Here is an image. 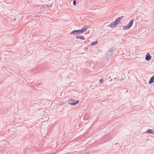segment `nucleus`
Listing matches in <instances>:
<instances>
[{"label":"nucleus","mask_w":154,"mask_h":154,"mask_svg":"<svg viewBox=\"0 0 154 154\" xmlns=\"http://www.w3.org/2000/svg\"><path fill=\"white\" fill-rule=\"evenodd\" d=\"M88 26H84L83 28L82 29H79L77 30H74L71 33V34H73L75 33V32H77V34H81L84 33V32L86 31L88 29Z\"/></svg>","instance_id":"obj_1"},{"label":"nucleus","mask_w":154,"mask_h":154,"mask_svg":"<svg viewBox=\"0 0 154 154\" xmlns=\"http://www.w3.org/2000/svg\"><path fill=\"white\" fill-rule=\"evenodd\" d=\"M124 17L123 16L117 18L115 21L112 22L110 25V26L111 28H113L117 26L119 23L120 21Z\"/></svg>","instance_id":"obj_2"},{"label":"nucleus","mask_w":154,"mask_h":154,"mask_svg":"<svg viewBox=\"0 0 154 154\" xmlns=\"http://www.w3.org/2000/svg\"><path fill=\"white\" fill-rule=\"evenodd\" d=\"M134 21L133 20H131L129 22V24L127 26H124L123 28L124 30H128L133 25V22Z\"/></svg>","instance_id":"obj_3"},{"label":"nucleus","mask_w":154,"mask_h":154,"mask_svg":"<svg viewBox=\"0 0 154 154\" xmlns=\"http://www.w3.org/2000/svg\"><path fill=\"white\" fill-rule=\"evenodd\" d=\"M69 103L70 104L72 105H75V104H78L79 102V100L76 101L75 100L72 99L69 100Z\"/></svg>","instance_id":"obj_4"},{"label":"nucleus","mask_w":154,"mask_h":154,"mask_svg":"<svg viewBox=\"0 0 154 154\" xmlns=\"http://www.w3.org/2000/svg\"><path fill=\"white\" fill-rule=\"evenodd\" d=\"M151 57L149 53H147L146 55L145 59L147 61H149L151 59Z\"/></svg>","instance_id":"obj_5"},{"label":"nucleus","mask_w":154,"mask_h":154,"mask_svg":"<svg viewBox=\"0 0 154 154\" xmlns=\"http://www.w3.org/2000/svg\"><path fill=\"white\" fill-rule=\"evenodd\" d=\"M153 82H154V76H153L150 78L149 82V83L150 84Z\"/></svg>","instance_id":"obj_6"},{"label":"nucleus","mask_w":154,"mask_h":154,"mask_svg":"<svg viewBox=\"0 0 154 154\" xmlns=\"http://www.w3.org/2000/svg\"><path fill=\"white\" fill-rule=\"evenodd\" d=\"M146 132L149 134L154 133V131H153L152 130L150 129L147 130Z\"/></svg>","instance_id":"obj_7"},{"label":"nucleus","mask_w":154,"mask_h":154,"mask_svg":"<svg viewBox=\"0 0 154 154\" xmlns=\"http://www.w3.org/2000/svg\"><path fill=\"white\" fill-rule=\"evenodd\" d=\"M97 43H98V41H97L94 42H93L91 43V46H93V45H95L96 44H97Z\"/></svg>","instance_id":"obj_8"},{"label":"nucleus","mask_w":154,"mask_h":154,"mask_svg":"<svg viewBox=\"0 0 154 154\" xmlns=\"http://www.w3.org/2000/svg\"><path fill=\"white\" fill-rule=\"evenodd\" d=\"M79 38L81 39L84 40L85 39V37L82 36H80L79 37Z\"/></svg>","instance_id":"obj_9"},{"label":"nucleus","mask_w":154,"mask_h":154,"mask_svg":"<svg viewBox=\"0 0 154 154\" xmlns=\"http://www.w3.org/2000/svg\"><path fill=\"white\" fill-rule=\"evenodd\" d=\"M73 4L74 6H75L76 5V1H74L73 2Z\"/></svg>","instance_id":"obj_10"},{"label":"nucleus","mask_w":154,"mask_h":154,"mask_svg":"<svg viewBox=\"0 0 154 154\" xmlns=\"http://www.w3.org/2000/svg\"><path fill=\"white\" fill-rule=\"evenodd\" d=\"M100 81L101 83H102L103 82V79H101L100 80Z\"/></svg>","instance_id":"obj_11"},{"label":"nucleus","mask_w":154,"mask_h":154,"mask_svg":"<svg viewBox=\"0 0 154 154\" xmlns=\"http://www.w3.org/2000/svg\"><path fill=\"white\" fill-rule=\"evenodd\" d=\"M79 36H76V38L77 39H79Z\"/></svg>","instance_id":"obj_12"}]
</instances>
